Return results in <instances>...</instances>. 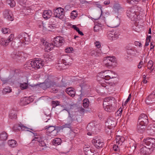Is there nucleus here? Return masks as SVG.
I'll return each instance as SVG.
<instances>
[{
  "mask_svg": "<svg viewBox=\"0 0 155 155\" xmlns=\"http://www.w3.org/2000/svg\"><path fill=\"white\" fill-rule=\"evenodd\" d=\"M114 101L115 99L113 97H109L105 98L103 104L104 110L109 112L114 111L115 108L113 106V104Z\"/></svg>",
  "mask_w": 155,
  "mask_h": 155,
  "instance_id": "nucleus-1",
  "label": "nucleus"
},
{
  "mask_svg": "<svg viewBox=\"0 0 155 155\" xmlns=\"http://www.w3.org/2000/svg\"><path fill=\"white\" fill-rule=\"evenodd\" d=\"M44 64L43 62L41 59H38L28 61L25 65V67L28 69H30V68L32 67L35 69L37 70L42 68Z\"/></svg>",
  "mask_w": 155,
  "mask_h": 155,
  "instance_id": "nucleus-2",
  "label": "nucleus"
},
{
  "mask_svg": "<svg viewBox=\"0 0 155 155\" xmlns=\"http://www.w3.org/2000/svg\"><path fill=\"white\" fill-rule=\"evenodd\" d=\"M136 6H134L128 9L127 11V16L132 21H136L139 15V12L137 11Z\"/></svg>",
  "mask_w": 155,
  "mask_h": 155,
  "instance_id": "nucleus-3",
  "label": "nucleus"
},
{
  "mask_svg": "<svg viewBox=\"0 0 155 155\" xmlns=\"http://www.w3.org/2000/svg\"><path fill=\"white\" fill-rule=\"evenodd\" d=\"M45 129L47 130V135L48 138L50 139L56 136L58 134V130L60 129L59 127L52 126H46L45 127Z\"/></svg>",
  "mask_w": 155,
  "mask_h": 155,
  "instance_id": "nucleus-4",
  "label": "nucleus"
},
{
  "mask_svg": "<svg viewBox=\"0 0 155 155\" xmlns=\"http://www.w3.org/2000/svg\"><path fill=\"white\" fill-rule=\"evenodd\" d=\"M143 146L146 145L148 149H153L155 147V139L153 138H148L142 142Z\"/></svg>",
  "mask_w": 155,
  "mask_h": 155,
  "instance_id": "nucleus-5",
  "label": "nucleus"
},
{
  "mask_svg": "<svg viewBox=\"0 0 155 155\" xmlns=\"http://www.w3.org/2000/svg\"><path fill=\"white\" fill-rule=\"evenodd\" d=\"M92 142L97 148L102 147L104 144V140L101 137H95L92 140Z\"/></svg>",
  "mask_w": 155,
  "mask_h": 155,
  "instance_id": "nucleus-6",
  "label": "nucleus"
},
{
  "mask_svg": "<svg viewBox=\"0 0 155 155\" xmlns=\"http://www.w3.org/2000/svg\"><path fill=\"white\" fill-rule=\"evenodd\" d=\"M64 9L59 7L54 10V15L55 17L60 19L64 18Z\"/></svg>",
  "mask_w": 155,
  "mask_h": 155,
  "instance_id": "nucleus-7",
  "label": "nucleus"
},
{
  "mask_svg": "<svg viewBox=\"0 0 155 155\" xmlns=\"http://www.w3.org/2000/svg\"><path fill=\"white\" fill-rule=\"evenodd\" d=\"M120 35L118 31H109L107 32V37L111 41L115 40L119 38Z\"/></svg>",
  "mask_w": 155,
  "mask_h": 155,
  "instance_id": "nucleus-8",
  "label": "nucleus"
},
{
  "mask_svg": "<svg viewBox=\"0 0 155 155\" xmlns=\"http://www.w3.org/2000/svg\"><path fill=\"white\" fill-rule=\"evenodd\" d=\"M17 38L18 41L21 43L25 42V44H28L25 42H29L30 41L29 37L26 33L21 34L18 35Z\"/></svg>",
  "mask_w": 155,
  "mask_h": 155,
  "instance_id": "nucleus-9",
  "label": "nucleus"
},
{
  "mask_svg": "<svg viewBox=\"0 0 155 155\" xmlns=\"http://www.w3.org/2000/svg\"><path fill=\"white\" fill-rule=\"evenodd\" d=\"M14 38V36L13 34H11L7 39L1 38H0V44L3 46H6L13 40Z\"/></svg>",
  "mask_w": 155,
  "mask_h": 155,
  "instance_id": "nucleus-10",
  "label": "nucleus"
},
{
  "mask_svg": "<svg viewBox=\"0 0 155 155\" xmlns=\"http://www.w3.org/2000/svg\"><path fill=\"white\" fill-rule=\"evenodd\" d=\"M45 138L44 137L43 135H35V137L34 139L32 140L37 141L38 142V144L41 147H45L46 146L44 140L45 139Z\"/></svg>",
  "mask_w": 155,
  "mask_h": 155,
  "instance_id": "nucleus-11",
  "label": "nucleus"
},
{
  "mask_svg": "<svg viewBox=\"0 0 155 155\" xmlns=\"http://www.w3.org/2000/svg\"><path fill=\"white\" fill-rule=\"evenodd\" d=\"M116 124V120L112 117H109L105 122V126L108 127L114 128Z\"/></svg>",
  "mask_w": 155,
  "mask_h": 155,
  "instance_id": "nucleus-12",
  "label": "nucleus"
},
{
  "mask_svg": "<svg viewBox=\"0 0 155 155\" xmlns=\"http://www.w3.org/2000/svg\"><path fill=\"white\" fill-rule=\"evenodd\" d=\"M116 61L114 56H113L111 57L107 56L104 60L103 63L107 67H108L112 66L113 63L116 62Z\"/></svg>",
  "mask_w": 155,
  "mask_h": 155,
  "instance_id": "nucleus-13",
  "label": "nucleus"
},
{
  "mask_svg": "<svg viewBox=\"0 0 155 155\" xmlns=\"http://www.w3.org/2000/svg\"><path fill=\"white\" fill-rule=\"evenodd\" d=\"M145 101L146 103L149 105L155 103V91L153 92L147 96Z\"/></svg>",
  "mask_w": 155,
  "mask_h": 155,
  "instance_id": "nucleus-14",
  "label": "nucleus"
},
{
  "mask_svg": "<svg viewBox=\"0 0 155 155\" xmlns=\"http://www.w3.org/2000/svg\"><path fill=\"white\" fill-rule=\"evenodd\" d=\"M105 20L104 19L100 18L96 22L95 26L94 27V31H98L101 29V27L105 23Z\"/></svg>",
  "mask_w": 155,
  "mask_h": 155,
  "instance_id": "nucleus-15",
  "label": "nucleus"
},
{
  "mask_svg": "<svg viewBox=\"0 0 155 155\" xmlns=\"http://www.w3.org/2000/svg\"><path fill=\"white\" fill-rule=\"evenodd\" d=\"M64 42V38L60 36H58L54 38V46L59 47L61 46Z\"/></svg>",
  "mask_w": 155,
  "mask_h": 155,
  "instance_id": "nucleus-16",
  "label": "nucleus"
},
{
  "mask_svg": "<svg viewBox=\"0 0 155 155\" xmlns=\"http://www.w3.org/2000/svg\"><path fill=\"white\" fill-rule=\"evenodd\" d=\"M61 59L62 60V62L65 65H70L72 62L71 58L68 55H62L61 57Z\"/></svg>",
  "mask_w": 155,
  "mask_h": 155,
  "instance_id": "nucleus-17",
  "label": "nucleus"
},
{
  "mask_svg": "<svg viewBox=\"0 0 155 155\" xmlns=\"http://www.w3.org/2000/svg\"><path fill=\"white\" fill-rule=\"evenodd\" d=\"M120 24L119 19L117 18L109 21L107 23V26L111 28H115L118 27Z\"/></svg>",
  "mask_w": 155,
  "mask_h": 155,
  "instance_id": "nucleus-18",
  "label": "nucleus"
},
{
  "mask_svg": "<svg viewBox=\"0 0 155 155\" xmlns=\"http://www.w3.org/2000/svg\"><path fill=\"white\" fill-rule=\"evenodd\" d=\"M107 74H114V73L111 71L108 70L101 72L100 74V75L101 76V78H103V80L104 82V80H108L110 78V76L107 75Z\"/></svg>",
  "mask_w": 155,
  "mask_h": 155,
  "instance_id": "nucleus-19",
  "label": "nucleus"
},
{
  "mask_svg": "<svg viewBox=\"0 0 155 155\" xmlns=\"http://www.w3.org/2000/svg\"><path fill=\"white\" fill-rule=\"evenodd\" d=\"M4 16L5 18L7 20L12 21L13 20V15L11 11L8 9L5 10L4 12Z\"/></svg>",
  "mask_w": 155,
  "mask_h": 155,
  "instance_id": "nucleus-20",
  "label": "nucleus"
},
{
  "mask_svg": "<svg viewBox=\"0 0 155 155\" xmlns=\"http://www.w3.org/2000/svg\"><path fill=\"white\" fill-rule=\"evenodd\" d=\"M138 122L147 125L148 122L147 116L143 114H141L139 117Z\"/></svg>",
  "mask_w": 155,
  "mask_h": 155,
  "instance_id": "nucleus-21",
  "label": "nucleus"
},
{
  "mask_svg": "<svg viewBox=\"0 0 155 155\" xmlns=\"http://www.w3.org/2000/svg\"><path fill=\"white\" fill-rule=\"evenodd\" d=\"M28 129V128L21 124L15 125L13 127V130L15 131L20 130H25Z\"/></svg>",
  "mask_w": 155,
  "mask_h": 155,
  "instance_id": "nucleus-22",
  "label": "nucleus"
},
{
  "mask_svg": "<svg viewBox=\"0 0 155 155\" xmlns=\"http://www.w3.org/2000/svg\"><path fill=\"white\" fill-rule=\"evenodd\" d=\"M42 27L43 31H51L54 29V27L51 25H45L42 23V25H41Z\"/></svg>",
  "mask_w": 155,
  "mask_h": 155,
  "instance_id": "nucleus-23",
  "label": "nucleus"
},
{
  "mask_svg": "<svg viewBox=\"0 0 155 155\" xmlns=\"http://www.w3.org/2000/svg\"><path fill=\"white\" fill-rule=\"evenodd\" d=\"M76 116L73 114H71L70 112H68V115L66 119V121L67 123L70 124L71 125L72 122L75 119Z\"/></svg>",
  "mask_w": 155,
  "mask_h": 155,
  "instance_id": "nucleus-24",
  "label": "nucleus"
},
{
  "mask_svg": "<svg viewBox=\"0 0 155 155\" xmlns=\"http://www.w3.org/2000/svg\"><path fill=\"white\" fill-rule=\"evenodd\" d=\"M52 15V13L51 11L45 10L43 12L42 16L44 18L48 19L50 18L51 16Z\"/></svg>",
  "mask_w": 155,
  "mask_h": 155,
  "instance_id": "nucleus-25",
  "label": "nucleus"
},
{
  "mask_svg": "<svg viewBox=\"0 0 155 155\" xmlns=\"http://www.w3.org/2000/svg\"><path fill=\"white\" fill-rule=\"evenodd\" d=\"M146 125L141 123L140 124L138 122L137 129L138 132L143 133L145 130V128Z\"/></svg>",
  "mask_w": 155,
  "mask_h": 155,
  "instance_id": "nucleus-26",
  "label": "nucleus"
},
{
  "mask_svg": "<svg viewBox=\"0 0 155 155\" xmlns=\"http://www.w3.org/2000/svg\"><path fill=\"white\" fill-rule=\"evenodd\" d=\"M115 140L117 144L121 145L124 141V138L122 136L117 135L116 137Z\"/></svg>",
  "mask_w": 155,
  "mask_h": 155,
  "instance_id": "nucleus-27",
  "label": "nucleus"
},
{
  "mask_svg": "<svg viewBox=\"0 0 155 155\" xmlns=\"http://www.w3.org/2000/svg\"><path fill=\"white\" fill-rule=\"evenodd\" d=\"M31 102V101L30 97H25L21 99L20 101V104L21 105L23 106Z\"/></svg>",
  "mask_w": 155,
  "mask_h": 155,
  "instance_id": "nucleus-28",
  "label": "nucleus"
},
{
  "mask_svg": "<svg viewBox=\"0 0 155 155\" xmlns=\"http://www.w3.org/2000/svg\"><path fill=\"white\" fill-rule=\"evenodd\" d=\"M66 92L69 95L73 97L74 96L75 94V92L74 91V88H67L66 90Z\"/></svg>",
  "mask_w": 155,
  "mask_h": 155,
  "instance_id": "nucleus-29",
  "label": "nucleus"
},
{
  "mask_svg": "<svg viewBox=\"0 0 155 155\" xmlns=\"http://www.w3.org/2000/svg\"><path fill=\"white\" fill-rule=\"evenodd\" d=\"M64 107V110L67 111L68 113V112H70L69 111L70 110L74 109L76 107H75L74 105H71L70 104H67L66 105H65Z\"/></svg>",
  "mask_w": 155,
  "mask_h": 155,
  "instance_id": "nucleus-30",
  "label": "nucleus"
},
{
  "mask_svg": "<svg viewBox=\"0 0 155 155\" xmlns=\"http://www.w3.org/2000/svg\"><path fill=\"white\" fill-rule=\"evenodd\" d=\"M21 55L22 53L21 52H14L11 54V56L12 58L14 59H17L21 57Z\"/></svg>",
  "mask_w": 155,
  "mask_h": 155,
  "instance_id": "nucleus-31",
  "label": "nucleus"
},
{
  "mask_svg": "<svg viewBox=\"0 0 155 155\" xmlns=\"http://www.w3.org/2000/svg\"><path fill=\"white\" fill-rule=\"evenodd\" d=\"M9 146L11 147H14L17 146V142L14 140H9L8 141Z\"/></svg>",
  "mask_w": 155,
  "mask_h": 155,
  "instance_id": "nucleus-32",
  "label": "nucleus"
},
{
  "mask_svg": "<svg viewBox=\"0 0 155 155\" xmlns=\"http://www.w3.org/2000/svg\"><path fill=\"white\" fill-rule=\"evenodd\" d=\"M7 134L5 132H3L0 134V140L5 141L8 138Z\"/></svg>",
  "mask_w": 155,
  "mask_h": 155,
  "instance_id": "nucleus-33",
  "label": "nucleus"
},
{
  "mask_svg": "<svg viewBox=\"0 0 155 155\" xmlns=\"http://www.w3.org/2000/svg\"><path fill=\"white\" fill-rule=\"evenodd\" d=\"M45 82L47 87V88L54 87L56 85L55 83L54 82L50 81H45Z\"/></svg>",
  "mask_w": 155,
  "mask_h": 155,
  "instance_id": "nucleus-34",
  "label": "nucleus"
},
{
  "mask_svg": "<svg viewBox=\"0 0 155 155\" xmlns=\"http://www.w3.org/2000/svg\"><path fill=\"white\" fill-rule=\"evenodd\" d=\"M147 68L150 70V72H151L153 70L154 68L153 67V62L151 61H149L147 64Z\"/></svg>",
  "mask_w": 155,
  "mask_h": 155,
  "instance_id": "nucleus-35",
  "label": "nucleus"
},
{
  "mask_svg": "<svg viewBox=\"0 0 155 155\" xmlns=\"http://www.w3.org/2000/svg\"><path fill=\"white\" fill-rule=\"evenodd\" d=\"M19 87L22 90L27 89L28 87V81H27V82L20 83L19 84Z\"/></svg>",
  "mask_w": 155,
  "mask_h": 155,
  "instance_id": "nucleus-36",
  "label": "nucleus"
},
{
  "mask_svg": "<svg viewBox=\"0 0 155 155\" xmlns=\"http://www.w3.org/2000/svg\"><path fill=\"white\" fill-rule=\"evenodd\" d=\"M113 8L114 11L116 12H118L119 10L122 8L118 3H115L114 4Z\"/></svg>",
  "mask_w": 155,
  "mask_h": 155,
  "instance_id": "nucleus-37",
  "label": "nucleus"
},
{
  "mask_svg": "<svg viewBox=\"0 0 155 155\" xmlns=\"http://www.w3.org/2000/svg\"><path fill=\"white\" fill-rule=\"evenodd\" d=\"M6 3L12 8L14 7L16 5V2L14 0H6Z\"/></svg>",
  "mask_w": 155,
  "mask_h": 155,
  "instance_id": "nucleus-38",
  "label": "nucleus"
},
{
  "mask_svg": "<svg viewBox=\"0 0 155 155\" xmlns=\"http://www.w3.org/2000/svg\"><path fill=\"white\" fill-rule=\"evenodd\" d=\"M54 46V44L47 43L45 45V48L47 51H51L53 49Z\"/></svg>",
  "mask_w": 155,
  "mask_h": 155,
  "instance_id": "nucleus-39",
  "label": "nucleus"
},
{
  "mask_svg": "<svg viewBox=\"0 0 155 155\" xmlns=\"http://www.w3.org/2000/svg\"><path fill=\"white\" fill-rule=\"evenodd\" d=\"M62 141L61 139L59 138H56L54 139L53 143L55 145L57 146L61 144Z\"/></svg>",
  "mask_w": 155,
  "mask_h": 155,
  "instance_id": "nucleus-40",
  "label": "nucleus"
},
{
  "mask_svg": "<svg viewBox=\"0 0 155 155\" xmlns=\"http://www.w3.org/2000/svg\"><path fill=\"white\" fill-rule=\"evenodd\" d=\"M9 117L11 119H16L17 118V114L15 111L11 110L9 114Z\"/></svg>",
  "mask_w": 155,
  "mask_h": 155,
  "instance_id": "nucleus-41",
  "label": "nucleus"
},
{
  "mask_svg": "<svg viewBox=\"0 0 155 155\" xmlns=\"http://www.w3.org/2000/svg\"><path fill=\"white\" fill-rule=\"evenodd\" d=\"M146 0H127V2L129 4H133V3H137L138 2H144Z\"/></svg>",
  "mask_w": 155,
  "mask_h": 155,
  "instance_id": "nucleus-42",
  "label": "nucleus"
},
{
  "mask_svg": "<svg viewBox=\"0 0 155 155\" xmlns=\"http://www.w3.org/2000/svg\"><path fill=\"white\" fill-rule=\"evenodd\" d=\"M12 91L11 87H7L3 89L2 92L3 94H6L10 93Z\"/></svg>",
  "mask_w": 155,
  "mask_h": 155,
  "instance_id": "nucleus-43",
  "label": "nucleus"
},
{
  "mask_svg": "<svg viewBox=\"0 0 155 155\" xmlns=\"http://www.w3.org/2000/svg\"><path fill=\"white\" fill-rule=\"evenodd\" d=\"M148 148H147L146 146H145L144 147L141 148L140 150V153L141 155H146L147 153V150Z\"/></svg>",
  "mask_w": 155,
  "mask_h": 155,
  "instance_id": "nucleus-44",
  "label": "nucleus"
},
{
  "mask_svg": "<svg viewBox=\"0 0 155 155\" xmlns=\"http://www.w3.org/2000/svg\"><path fill=\"white\" fill-rule=\"evenodd\" d=\"M78 15V14L76 11L75 10H74L71 12V14L70 17L71 19H74L77 17Z\"/></svg>",
  "mask_w": 155,
  "mask_h": 155,
  "instance_id": "nucleus-45",
  "label": "nucleus"
},
{
  "mask_svg": "<svg viewBox=\"0 0 155 155\" xmlns=\"http://www.w3.org/2000/svg\"><path fill=\"white\" fill-rule=\"evenodd\" d=\"M31 11H32V10H31L29 7H25L23 9V11L25 14L28 15L31 12Z\"/></svg>",
  "mask_w": 155,
  "mask_h": 155,
  "instance_id": "nucleus-46",
  "label": "nucleus"
},
{
  "mask_svg": "<svg viewBox=\"0 0 155 155\" xmlns=\"http://www.w3.org/2000/svg\"><path fill=\"white\" fill-rule=\"evenodd\" d=\"M65 128H71V125L70 124L66 123L62 126L59 127L60 129H63Z\"/></svg>",
  "mask_w": 155,
  "mask_h": 155,
  "instance_id": "nucleus-47",
  "label": "nucleus"
},
{
  "mask_svg": "<svg viewBox=\"0 0 155 155\" xmlns=\"http://www.w3.org/2000/svg\"><path fill=\"white\" fill-rule=\"evenodd\" d=\"M36 87L39 88V87L42 88L43 89H46L47 88V87L45 84V82L41 83L40 85H37L35 86Z\"/></svg>",
  "mask_w": 155,
  "mask_h": 155,
  "instance_id": "nucleus-48",
  "label": "nucleus"
},
{
  "mask_svg": "<svg viewBox=\"0 0 155 155\" xmlns=\"http://www.w3.org/2000/svg\"><path fill=\"white\" fill-rule=\"evenodd\" d=\"M114 128L108 127L106 126L105 127V131L106 133L110 135L111 134L112 130Z\"/></svg>",
  "mask_w": 155,
  "mask_h": 155,
  "instance_id": "nucleus-49",
  "label": "nucleus"
},
{
  "mask_svg": "<svg viewBox=\"0 0 155 155\" xmlns=\"http://www.w3.org/2000/svg\"><path fill=\"white\" fill-rule=\"evenodd\" d=\"M72 28H73L74 30H75L76 31H77L79 34L81 35H84L83 32L80 31L79 29L77 27L76 25H73L72 27Z\"/></svg>",
  "mask_w": 155,
  "mask_h": 155,
  "instance_id": "nucleus-50",
  "label": "nucleus"
},
{
  "mask_svg": "<svg viewBox=\"0 0 155 155\" xmlns=\"http://www.w3.org/2000/svg\"><path fill=\"white\" fill-rule=\"evenodd\" d=\"M2 32L4 34L9 33L10 32V29L7 28H3L2 30Z\"/></svg>",
  "mask_w": 155,
  "mask_h": 155,
  "instance_id": "nucleus-51",
  "label": "nucleus"
},
{
  "mask_svg": "<svg viewBox=\"0 0 155 155\" xmlns=\"http://www.w3.org/2000/svg\"><path fill=\"white\" fill-rule=\"evenodd\" d=\"M60 102L58 101H52V104L54 107L60 105Z\"/></svg>",
  "mask_w": 155,
  "mask_h": 155,
  "instance_id": "nucleus-52",
  "label": "nucleus"
},
{
  "mask_svg": "<svg viewBox=\"0 0 155 155\" xmlns=\"http://www.w3.org/2000/svg\"><path fill=\"white\" fill-rule=\"evenodd\" d=\"M98 2H96L95 4V5L97 7H98V8H100V9L101 11V14H103L104 15V12H103V11L102 10L101 8H102V6L99 3H98Z\"/></svg>",
  "mask_w": 155,
  "mask_h": 155,
  "instance_id": "nucleus-53",
  "label": "nucleus"
},
{
  "mask_svg": "<svg viewBox=\"0 0 155 155\" xmlns=\"http://www.w3.org/2000/svg\"><path fill=\"white\" fill-rule=\"evenodd\" d=\"M120 145H118V144L114 145L113 147V150L115 151H117L119 150L120 149L119 147H120Z\"/></svg>",
  "mask_w": 155,
  "mask_h": 155,
  "instance_id": "nucleus-54",
  "label": "nucleus"
},
{
  "mask_svg": "<svg viewBox=\"0 0 155 155\" xmlns=\"http://www.w3.org/2000/svg\"><path fill=\"white\" fill-rule=\"evenodd\" d=\"M96 49L95 50H92L91 51V55H92L93 54L97 55V54H100V52H98L96 50Z\"/></svg>",
  "mask_w": 155,
  "mask_h": 155,
  "instance_id": "nucleus-55",
  "label": "nucleus"
},
{
  "mask_svg": "<svg viewBox=\"0 0 155 155\" xmlns=\"http://www.w3.org/2000/svg\"><path fill=\"white\" fill-rule=\"evenodd\" d=\"M87 99L85 98L83 101V106L84 108H87Z\"/></svg>",
  "mask_w": 155,
  "mask_h": 155,
  "instance_id": "nucleus-56",
  "label": "nucleus"
},
{
  "mask_svg": "<svg viewBox=\"0 0 155 155\" xmlns=\"http://www.w3.org/2000/svg\"><path fill=\"white\" fill-rule=\"evenodd\" d=\"M106 83H107V82H105L103 81H101L100 82V84L101 86L103 87H105L107 86V85L106 84Z\"/></svg>",
  "mask_w": 155,
  "mask_h": 155,
  "instance_id": "nucleus-57",
  "label": "nucleus"
},
{
  "mask_svg": "<svg viewBox=\"0 0 155 155\" xmlns=\"http://www.w3.org/2000/svg\"><path fill=\"white\" fill-rule=\"evenodd\" d=\"M62 84L60 86V87H65L67 85L66 83L65 82L64 80L63 79L61 80Z\"/></svg>",
  "mask_w": 155,
  "mask_h": 155,
  "instance_id": "nucleus-58",
  "label": "nucleus"
},
{
  "mask_svg": "<svg viewBox=\"0 0 155 155\" xmlns=\"http://www.w3.org/2000/svg\"><path fill=\"white\" fill-rule=\"evenodd\" d=\"M93 153L91 150H88V155H98V153H96L94 154Z\"/></svg>",
  "mask_w": 155,
  "mask_h": 155,
  "instance_id": "nucleus-59",
  "label": "nucleus"
},
{
  "mask_svg": "<svg viewBox=\"0 0 155 155\" xmlns=\"http://www.w3.org/2000/svg\"><path fill=\"white\" fill-rule=\"evenodd\" d=\"M0 78L1 80L3 82V84H5L8 81V80L7 79H5L1 77H0Z\"/></svg>",
  "mask_w": 155,
  "mask_h": 155,
  "instance_id": "nucleus-60",
  "label": "nucleus"
},
{
  "mask_svg": "<svg viewBox=\"0 0 155 155\" xmlns=\"http://www.w3.org/2000/svg\"><path fill=\"white\" fill-rule=\"evenodd\" d=\"M109 14V13L108 12H104V15L101 14V13L100 15H99V17H100L101 15H102L103 16H104V18H105L106 17H107V15H108Z\"/></svg>",
  "mask_w": 155,
  "mask_h": 155,
  "instance_id": "nucleus-61",
  "label": "nucleus"
},
{
  "mask_svg": "<svg viewBox=\"0 0 155 155\" xmlns=\"http://www.w3.org/2000/svg\"><path fill=\"white\" fill-rule=\"evenodd\" d=\"M95 45L97 48H100L101 45L100 43L98 42H97L95 43Z\"/></svg>",
  "mask_w": 155,
  "mask_h": 155,
  "instance_id": "nucleus-62",
  "label": "nucleus"
},
{
  "mask_svg": "<svg viewBox=\"0 0 155 155\" xmlns=\"http://www.w3.org/2000/svg\"><path fill=\"white\" fill-rule=\"evenodd\" d=\"M143 63V62L142 61H140L138 65V68H140L142 66Z\"/></svg>",
  "mask_w": 155,
  "mask_h": 155,
  "instance_id": "nucleus-63",
  "label": "nucleus"
},
{
  "mask_svg": "<svg viewBox=\"0 0 155 155\" xmlns=\"http://www.w3.org/2000/svg\"><path fill=\"white\" fill-rule=\"evenodd\" d=\"M110 3V2L109 0H105L104 2V4L105 5H109Z\"/></svg>",
  "mask_w": 155,
  "mask_h": 155,
  "instance_id": "nucleus-64",
  "label": "nucleus"
}]
</instances>
